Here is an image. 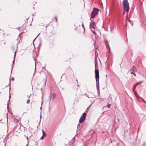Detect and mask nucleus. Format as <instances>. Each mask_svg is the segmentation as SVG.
Returning a JSON list of instances; mask_svg holds the SVG:
<instances>
[{
    "label": "nucleus",
    "mask_w": 146,
    "mask_h": 146,
    "mask_svg": "<svg viewBox=\"0 0 146 146\" xmlns=\"http://www.w3.org/2000/svg\"><path fill=\"white\" fill-rule=\"evenodd\" d=\"M136 69V67L135 66H133L131 68V71L132 70L134 72Z\"/></svg>",
    "instance_id": "0eeeda50"
},
{
    "label": "nucleus",
    "mask_w": 146,
    "mask_h": 146,
    "mask_svg": "<svg viewBox=\"0 0 146 146\" xmlns=\"http://www.w3.org/2000/svg\"><path fill=\"white\" fill-rule=\"evenodd\" d=\"M31 95H30L29 96V97H28V98H30V96H31Z\"/></svg>",
    "instance_id": "a211bd4d"
},
{
    "label": "nucleus",
    "mask_w": 146,
    "mask_h": 146,
    "mask_svg": "<svg viewBox=\"0 0 146 146\" xmlns=\"http://www.w3.org/2000/svg\"><path fill=\"white\" fill-rule=\"evenodd\" d=\"M110 106H111V104H108V108H110Z\"/></svg>",
    "instance_id": "4468645a"
},
{
    "label": "nucleus",
    "mask_w": 146,
    "mask_h": 146,
    "mask_svg": "<svg viewBox=\"0 0 146 146\" xmlns=\"http://www.w3.org/2000/svg\"><path fill=\"white\" fill-rule=\"evenodd\" d=\"M42 133H43L42 136H44V137H45V133L44 131H43V130H42Z\"/></svg>",
    "instance_id": "9d476101"
},
{
    "label": "nucleus",
    "mask_w": 146,
    "mask_h": 146,
    "mask_svg": "<svg viewBox=\"0 0 146 146\" xmlns=\"http://www.w3.org/2000/svg\"><path fill=\"white\" fill-rule=\"evenodd\" d=\"M92 32H93V33H94V35H96V33L95 32V31H92Z\"/></svg>",
    "instance_id": "f8f14e48"
},
{
    "label": "nucleus",
    "mask_w": 146,
    "mask_h": 146,
    "mask_svg": "<svg viewBox=\"0 0 146 146\" xmlns=\"http://www.w3.org/2000/svg\"><path fill=\"white\" fill-rule=\"evenodd\" d=\"M55 19H56V20H57V19H56V18H55Z\"/></svg>",
    "instance_id": "aec40b11"
},
{
    "label": "nucleus",
    "mask_w": 146,
    "mask_h": 146,
    "mask_svg": "<svg viewBox=\"0 0 146 146\" xmlns=\"http://www.w3.org/2000/svg\"><path fill=\"white\" fill-rule=\"evenodd\" d=\"M56 96L55 94L54 93H52V94L51 95V96L50 98L51 99L53 100Z\"/></svg>",
    "instance_id": "423d86ee"
},
{
    "label": "nucleus",
    "mask_w": 146,
    "mask_h": 146,
    "mask_svg": "<svg viewBox=\"0 0 146 146\" xmlns=\"http://www.w3.org/2000/svg\"><path fill=\"white\" fill-rule=\"evenodd\" d=\"M95 78H96V82L97 83V86H98L97 83L99 84V71L98 69V64L97 62L95 59Z\"/></svg>",
    "instance_id": "f257e3e1"
},
{
    "label": "nucleus",
    "mask_w": 146,
    "mask_h": 146,
    "mask_svg": "<svg viewBox=\"0 0 146 146\" xmlns=\"http://www.w3.org/2000/svg\"><path fill=\"white\" fill-rule=\"evenodd\" d=\"M14 60L13 61V63H14Z\"/></svg>",
    "instance_id": "6ab92c4d"
},
{
    "label": "nucleus",
    "mask_w": 146,
    "mask_h": 146,
    "mask_svg": "<svg viewBox=\"0 0 146 146\" xmlns=\"http://www.w3.org/2000/svg\"><path fill=\"white\" fill-rule=\"evenodd\" d=\"M122 3L124 11L128 12L129 11V6L127 0H123Z\"/></svg>",
    "instance_id": "f03ea898"
},
{
    "label": "nucleus",
    "mask_w": 146,
    "mask_h": 146,
    "mask_svg": "<svg viewBox=\"0 0 146 146\" xmlns=\"http://www.w3.org/2000/svg\"><path fill=\"white\" fill-rule=\"evenodd\" d=\"M30 101V100L29 99H28L27 100V104H29V102Z\"/></svg>",
    "instance_id": "9b49d317"
},
{
    "label": "nucleus",
    "mask_w": 146,
    "mask_h": 146,
    "mask_svg": "<svg viewBox=\"0 0 146 146\" xmlns=\"http://www.w3.org/2000/svg\"><path fill=\"white\" fill-rule=\"evenodd\" d=\"M130 73L131 74H133L135 76H136V74L135 73V72H133L132 70L131 71V69L130 70Z\"/></svg>",
    "instance_id": "1a4fd4ad"
},
{
    "label": "nucleus",
    "mask_w": 146,
    "mask_h": 146,
    "mask_svg": "<svg viewBox=\"0 0 146 146\" xmlns=\"http://www.w3.org/2000/svg\"><path fill=\"white\" fill-rule=\"evenodd\" d=\"M95 22L93 21H92L90 23V27H92L94 29H95Z\"/></svg>",
    "instance_id": "39448f33"
},
{
    "label": "nucleus",
    "mask_w": 146,
    "mask_h": 146,
    "mask_svg": "<svg viewBox=\"0 0 146 146\" xmlns=\"http://www.w3.org/2000/svg\"><path fill=\"white\" fill-rule=\"evenodd\" d=\"M142 82V81H141V82L135 84V85H134V86H133V88H135L136 86H137L138 84H139L141 83Z\"/></svg>",
    "instance_id": "6e6552de"
},
{
    "label": "nucleus",
    "mask_w": 146,
    "mask_h": 146,
    "mask_svg": "<svg viewBox=\"0 0 146 146\" xmlns=\"http://www.w3.org/2000/svg\"><path fill=\"white\" fill-rule=\"evenodd\" d=\"M12 80H14V79L13 78H12Z\"/></svg>",
    "instance_id": "f3484780"
},
{
    "label": "nucleus",
    "mask_w": 146,
    "mask_h": 146,
    "mask_svg": "<svg viewBox=\"0 0 146 146\" xmlns=\"http://www.w3.org/2000/svg\"><path fill=\"white\" fill-rule=\"evenodd\" d=\"M44 136H42L40 138V139H42L44 138Z\"/></svg>",
    "instance_id": "ddd939ff"
},
{
    "label": "nucleus",
    "mask_w": 146,
    "mask_h": 146,
    "mask_svg": "<svg viewBox=\"0 0 146 146\" xmlns=\"http://www.w3.org/2000/svg\"><path fill=\"white\" fill-rule=\"evenodd\" d=\"M86 116V113H84L81 117L79 120V122L80 123H82L85 120Z\"/></svg>",
    "instance_id": "20e7f679"
},
{
    "label": "nucleus",
    "mask_w": 146,
    "mask_h": 146,
    "mask_svg": "<svg viewBox=\"0 0 146 146\" xmlns=\"http://www.w3.org/2000/svg\"><path fill=\"white\" fill-rule=\"evenodd\" d=\"M142 100L144 102L146 103V102L143 100V99H142Z\"/></svg>",
    "instance_id": "dca6fc26"
},
{
    "label": "nucleus",
    "mask_w": 146,
    "mask_h": 146,
    "mask_svg": "<svg viewBox=\"0 0 146 146\" xmlns=\"http://www.w3.org/2000/svg\"><path fill=\"white\" fill-rule=\"evenodd\" d=\"M82 26H83V27H84V25H83H83H82Z\"/></svg>",
    "instance_id": "412c9836"
},
{
    "label": "nucleus",
    "mask_w": 146,
    "mask_h": 146,
    "mask_svg": "<svg viewBox=\"0 0 146 146\" xmlns=\"http://www.w3.org/2000/svg\"><path fill=\"white\" fill-rule=\"evenodd\" d=\"M16 51L15 52V54L14 56V59H15V54H16Z\"/></svg>",
    "instance_id": "2eb2a0df"
},
{
    "label": "nucleus",
    "mask_w": 146,
    "mask_h": 146,
    "mask_svg": "<svg viewBox=\"0 0 146 146\" xmlns=\"http://www.w3.org/2000/svg\"><path fill=\"white\" fill-rule=\"evenodd\" d=\"M99 10L98 9L96 8H94L91 14V18H94L98 14Z\"/></svg>",
    "instance_id": "7ed1b4c3"
}]
</instances>
